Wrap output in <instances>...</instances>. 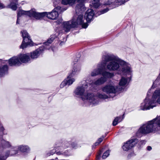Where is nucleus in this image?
Listing matches in <instances>:
<instances>
[{
  "mask_svg": "<svg viewBox=\"0 0 160 160\" xmlns=\"http://www.w3.org/2000/svg\"><path fill=\"white\" fill-rule=\"evenodd\" d=\"M160 82V73L158 77L156 79V80L154 82V84L153 86L154 85H157V83H158Z\"/></svg>",
  "mask_w": 160,
  "mask_h": 160,
  "instance_id": "nucleus-34",
  "label": "nucleus"
},
{
  "mask_svg": "<svg viewBox=\"0 0 160 160\" xmlns=\"http://www.w3.org/2000/svg\"><path fill=\"white\" fill-rule=\"evenodd\" d=\"M8 70V66L7 65H4L0 68V77H2L5 74Z\"/></svg>",
  "mask_w": 160,
  "mask_h": 160,
  "instance_id": "nucleus-27",
  "label": "nucleus"
},
{
  "mask_svg": "<svg viewBox=\"0 0 160 160\" xmlns=\"http://www.w3.org/2000/svg\"><path fill=\"white\" fill-rule=\"evenodd\" d=\"M131 154H129V155H128V158H129V157H130L131 156Z\"/></svg>",
  "mask_w": 160,
  "mask_h": 160,
  "instance_id": "nucleus-43",
  "label": "nucleus"
},
{
  "mask_svg": "<svg viewBox=\"0 0 160 160\" xmlns=\"http://www.w3.org/2000/svg\"><path fill=\"white\" fill-rule=\"evenodd\" d=\"M79 60V58H77L73 61L74 66H73L70 72L69 73V77H73L78 74L80 71L81 69V65L79 63L76 64Z\"/></svg>",
  "mask_w": 160,
  "mask_h": 160,
  "instance_id": "nucleus-12",
  "label": "nucleus"
},
{
  "mask_svg": "<svg viewBox=\"0 0 160 160\" xmlns=\"http://www.w3.org/2000/svg\"><path fill=\"white\" fill-rule=\"evenodd\" d=\"M110 151L108 150L106 151L103 154L102 158V159L106 158L109 155Z\"/></svg>",
  "mask_w": 160,
  "mask_h": 160,
  "instance_id": "nucleus-31",
  "label": "nucleus"
},
{
  "mask_svg": "<svg viewBox=\"0 0 160 160\" xmlns=\"http://www.w3.org/2000/svg\"><path fill=\"white\" fill-rule=\"evenodd\" d=\"M3 5L0 2V9L4 8Z\"/></svg>",
  "mask_w": 160,
  "mask_h": 160,
  "instance_id": "nucleus-40",
  "label": "nucleus"
},
{
  "mask_svg": "<svg viewBox=\"0 0 160 160\" xmlns=\"http://www.w3.org/2000/svg\"><path fill=\"white\" fill-rule=\"evenodd\" d=\"M99 143L98 142V141H97L95 143V146H98V145L99 144Z\"/></svg>",
  "mask_w": 160,
  "mask_h": 160,
  "instance_id": "nucleus-41",
  "label": "nucleus"
},
{
  "mask_svg": "<svg viewBox=\"0 0 160 160\" xmlns=\"http://www.w3.org/2000/svg\"><path fill=\"white\" fill-rule=\"evenodd\" d=\"M55 38V36L52 35L51 37L48 39L47 42H44L43 45L42 46L39 48L31 53V57L33 59L37 58L43 52L44 49H49V45L50 44Z\"/></svg>",
  "mask_w": 160,
  "mask_h": 160,
  "instance_id": "nucleus-6",
  "label": "nucleus"
},
{
  "mask_svg": "<svg viewBox=\"0 0 160 160\" xmlns=\"http://www.w3.org/2000/svg\"><path fill=\"white\" fill-rule=\"evenodd\" d=\"M102 152L100 151L98 153V155L96 157V159L97 160H99L100 158V155L101 154Z\"/></svg>",
  "mask_w": 160,
  "mask_h": 160,
  "instance_id": "nucleus-35",
  "label": "nucleus"
},
{
  "mask_svg": "<svg viewBox=\"0 0 160 160\" xmlns=\"http://www.w3.org/2000/svg\"><path fill=\"white\" fill-rule=\"evenodd\" d=\"M9 152L7 151L3 152L2 151V149L0 148V160H6L9 156Z\"/></svg>",
  "mask_w": 160,
  "mask_h": 160,
  "instance_id": "nucleus-21",
  "label": "nucleus"
},
{
  "mask_svg": "<svg viewBox=\"0 0 160 160\" xmlns=\"http://www.w3.org/2000/svg\"><path fill=\"white\" fill-rule=\"evenodd\" d=\"M70 144L68 142H64L62 143H58L57 144V147L60 148H59L58 149L57 148L55 147L50 152L48 153L47 154V156H50L51 155H53L55 152L58 155H60L62 154V152H57L58 150L60 149L62 150L63 149L69 147Z\"/></svg>",
  "mask_w": 160,
  "mask_h": 160,
  "instance_id": "nucleus-11",
  "label": "nucleus"
},
{
  "mask_svg": "<svg viewBox=\"0 0 160 160\" xmlns=\"http://www.w3.org/2000/svg\"><path fill=\"white\" fill-rule=\"evenodd\" d=\"M106 81V78L105 77H102L93 82L92 84L96 85H99L104 83Z\"/></svg>",
  "mask_w": 160,
  "mask_h": 160,
  "instance_id": "nucleus-20",
  "label": "nucleus"
},
{
  "mask_svg": "<svg viewBox=\"0 0 160 160\" xmlns=\"http://www.w3.org/2000/svg\"><path fill=\"white\" fill-rule=\"evenodd\" d=\"M154 83L152 86V88H154L158 86H160V82L157 83V85H154L153 86ZM152 96V99L154 100V101L156 105L157 102L160 104V88L157 89L154 92Z\"/></svg>",
  "mask_w": 160,
  "mask_h": 160,
  "instance_id": "nucleus-13",
  "label": "nucleus"
},
{
  "mask_svg": "<svg viewBox=\"0 0 160 160\" xmlns=\"http://www.w3.org/2000/svg\"><path fill=\"white\" fill-rule=\"evenodd\" d=\"M158 126L160 127V116L148 122L141 127L136 133L137 137H140L141 134H147L155 132L158 130Z\"/></svg>",
  "mask_w": 160,
  "mask_h": 160,
  "instance_id": "nucleus-4",
  "label": "nucleus"
},
{
  "mask_svg": "<svg viewBox=\"0 0 160 160\" xmlns=\"http://www.w3.org/2000/svg\"><path fill=\"white\" fill-rule=\"evenodd\" d=\"M87 88V84L86 82L84 81V82L82 86H78L74 91L76 95L80 97L82 99L86 102H89L90 104L95 105L98 102V98L100 99H105L107 98L108 97L105 94H102L98 93L97 96H95L92 93H88L86 95L85 89Z\"/></svg>",
  "mask_w": 160,
  "mask_h": 160,
  "instance_id": "nucleus-3",
  "label": "nucleus"
},
{
  "mask_svg": "<svg viewBox=\"0 0 160 160\" xmlns=\"http://www.w3.org/2000/svg\"><path fill=\"white\" fill-rule=\"evenodd\" d=\"M51 160H55V159H51Z\"/></svg>",
  "mask_w": 160,
  "mask_h": 160,
  "instance_id": "nucleus-44",
  "label": "nucleus"
},
{
  "mask_svg": "<svg viewBox=\"0 0 160 160\" xmlns=\"http://www.w3.org/2000/svg\"><path fill=\"white\" fill-rule=\"evenodd\" d=\"M147 149L148 150L150 151L152 149V148L150 146H148L147 147Z\"/></svg>",
  "mask_w": 160,
  "mask_h": 160,
  "instance_id": "nucleus-42",
  "label": "nucleus"
},
{
  "mask_svg": "<svg viewBox=\"0 0 160 160\" xmlns=\"http://www.w3.org/2000/svg\"><path fill=\"white\" fill-rule=\"evenodd\" d=\"M69 77V75L67 77V78L66 79H65L66 82H67V85H70L72 84L73 83L75 82V79L74 78H72V77Z\"/></svg>",
  "mask_w": 160,
  "mask_h": 160,
  "instance_id": "nucleus-29",
  "label": "nucleus"
},
{
  "mask_svg": "<svg viewBox=\"0 0 160 160\" xmlns=\"http://www.w3.org/2000/svg\"><path fill=\"white\" fill-rule=\"evenodd\" d=\"M67 85V82H66L65 79L63 81H62L60 85V87L61 88H62L66 85Z\"/></svg>",
  "mask_w": 160,
  "mask_h": 160,
  "instance_id": "nucleus-32",
  "label": "nucleus"
},
{
  "mask_svg": "<svg viewBox=\"0 0 160 160\" xmlns=\"http://www.w3.org/2000/svg\"><path fill=\"white\" fill-rule=\"evenodd\" d=\"M100 0H93L92 1V5L95 8H97L100 6V5L99 2Z\"/></svg>",
  "mask_w": 160,
  "mask_h": 160,
  "instance_id": "nucleus-30",
  "label": "nucleus"
},
{
  "mask_svg": "<svg viewBox=\"0 0 160 160\" xmlns=\"http://www.w3.org/2000/svg\"><path fill=\"white\" fill-rule=\"evenodd\" d=\"M101 89L103 92L108 94H115L117 92L122 90V88H118L112 82H110L109 83L103 87Z\"/></svg>",
  "mask_w": 160,
  "mask_h": 160,
  "instance_id": "nucleus-8",
  "label": "nucleus"
},
{
  "mask_svg": "<svg viewBox=\"0 0 160 160\" xmlns=\"http://www.w3.org/2000/svg\"><path fill=\"white\" fill-rule=\"evenodd\" d=\"M1 144L2 145V147H0V148H2V150L5 152L6 151L4 150V149H3V147L9 148L11 147V145L9 142L3 139L1 141Z\"/></svg>",
  "mask_w": 160,
  "mask_h": 160,
  "instance_id": "nucleus-25",
  "label": "nucleus"
},
{
  "mask_svg": "<svg viewBox=\"0 0 160 160\" xmlns=\"http://www.w3.org/2000/svg\"><path fill=\"white\" fill-rule=\"evenodd\" d=\"M123 118L124 117L121 116L116 117L113 122V125L114 126L117 125L118 122H121Z\"/></svg>",
  "mask_w": 160,
  "mask_h": 160,
  "instance_id": "nucleus-28",
  "label": "nucleus"
},
{
  "mask_svg": "<svg viewBox=\"0 0 160 160\" xmlns=\"http://www.w3.org/2000/svg\"><path fill=\"white\" fill-rule=\"evenodd\" d=\"M94 13L92 9H88L85 14V18L87 21L89 22L92 20Z\"/></svg>",
  "mask_w": 160,
  "mask_h": 160,
  "instance_id": "nucleus-17",
  "label": "nucleus"
},
{
  "mask_svg": "<svg viewBox=\"0 0 160 160\" xmlns=\"http://www.w3.org/2000/svg\"><path fill=\"white\" fill-rule=\"evenodd\" d=\"M18 57L21 62L26 63L30 60L29 55L27 54H21Z\"/></svg>",
  "mask_w": 160,
  "mask_h": 160,
  "instance_id": "nucleus-18",
  "label": "nucleus"
},
{
  "mask_svg": "<svg viewBox=\"0 0 160 160\" xmlns=\"http://www.w3.org/2000/svg\"><path fill=\"white\" fill-rule=\"evenodd\" d=\"M45 13H40L36 12L34 9H32L30 11H25L22 10L18 11L17 13V24L18 23L19 18L22 15H27L30 17H32L36 19H39L44 16Z\"/></svg>",
  "mask_w": 160,
  "mask_h": 160,
  "instance_id": "nucleus-5",
  "label": "nucleus"
},
{
  "mask_svg": "<svg viewBox=\"0 0 160 160\" xmlns=\"http://www.w3.org/2000/svg\"><path fill=\"white\" fill-rule=\"evenodd\" d=\"M78 3L76 6L75 11L76 13L71 21L63 23V28L66 32L69 31L72 28L76 27L78 25H81L83 28H86L88 25L83 23L84 18L82 12L85 10L83 3L84 0H77Z\"/></svg>",
  "mask_w": 160,
  "mask_h": 160,
  "instance_id": "nucleus-1",
  "label": "nucleus"
},
{
  "mask_svg": "<svg viewBox=\"0 0 160 160\" xmlns=\"http://www.w3.org/2000/svg\"><path fill=\"white\" fill-rule=\"evenodd\" d=\"M127 83V79L122 77L119 83V86L118 87V88H122V89L123 88L122 87L125 85Z\"/></svg>",
  "mask_w": 160,
  "mask_h": 160,
  "instance_id": "nucleus-24",
  "label": "nucleus"
},
{
  "mask_svg": "<svg viewBox=\"0 0 160 160\" xmlns=\"http://www.w3.org/2000/svg\"><path fill=\"white\" fill-rule=\"evenodd\" d=\"M109 9L108 8H107L106 9H105L102 11H101L100 12V13H99L98 14L100 15L101 14H103L104 13H105L107 12H108L109 10Z\"/></svg>",
  "mask_w": 160,
  "mask_h": 160,
  "instance_id": "nucleus-33",
  "label": "nucleus"
},
{
  "mask_svg": "<svg viewBox=\"0 0 160 160\" xmlns=\"http://www.w3.org/2000/svg\"><path fill=\"white\" fill-rule=\"evenodd\" d=\"M67 9V8H61V9L60 11H59V13L62 12L66 10Z\"/></svg>",
  "mask_w": 160,
  "mask_h": 160,
  "instance_id": "nucleus-37",
  "label": "nucleus"
},
{
  "mask_svg": "<svg viewBox=\"0 0 160 160\" xmlns=\"http://www.w3.org/2000/svg\"><path fill=\"white\" fill-rule=\"evenodd\" d=\"M18 0H12L8 6V8H11L13 10L15 11L17 10L18 5Z\"/></svg>",
  "mask_w": 160,
  "mask_h": 160,
  "instance_id": "nucleus-19",
  "label": "nucleus"
},
{
  "mask_svg": "<svg viewBox=\"0 0 160 160\" xmlns=\"http://www.w3.org/2000/svg\"><path fill=\"white\" fill-rule=\"evenodd\" d=\"M76 1V0H62L61 3L64 5L72 6L75 4Z\"/></svg>",
  "mask_w": 160,
  "mask_h": 160,
  "instance_id": "nucleus-23",
  "label": "nucleus"
},
{
  "mask_svg": "<svg viewBox=\"0 0 160 160\" xmlns=\"http://www.w3.org/2000/svg\"><path fill=\"white\" fill-rule=\"evenodd\" d=\"M102 74V77L105 78L107 79V78H111L114 76V74L113 73L107 71H103Z\"/></svg>",
  "mask_w": 160,
  "mask_h": 160,
  "instance_id": "nucleus-26",
  "label": "nucleus"
},
{
  "mask_svg": "<svg viewBox=\"0 0 160 160\" xmlns=\"http://www.w3.org/2000/svg\"><path fill=\"white\" fill-rule=\"evenodd\" d=\"M8 62L9 65L11 66H19L21 64L19 60L18 56L11 58L9 60Z\"/></svg>",
  "mask_w": 160,
  "mask_h": 160,
  "instance_id": "nucleus-16",
  "label": "nucleus"
},
{
  "mask_svg": "<svg viewBox=\"0 0 160 160\" xmlns=\"http://www.w3.org/2000/svg\"><path fill=\"white\" fill-rule=\"evenodd\" d=\"M104 66L102 64H99L97 67L94 69L91 73V75L92 77H94L99 75L102 74Z\"/></svg>",
  "mask_w": 160,
  "mask_h": 160,
  "instance_id": "nucleus-15",
  "label": "nucleus"
},
{
  "mask_svg": "<svg viewBox=\"0 0 160 160\" xmlns=\"http://www.w3.org/2000/svg\"><path fill=\"white\" fill-rule=\"evenodd\" d=\"M150 90H150L147 93L148 96L149 93L150 92ZM156 106L154 100L152 99V97L151 99L150 100L148 98V96L146 98L144 102L141 103L140 108L142 110H147L152 108Z\"/></svg>",
  "mask_w": 160,
  "mask_h": 160,
  "instance_id": "nucleus-9",
  "label": "nucleus"
},
{
  "mask_svg": "<svg viewBox=\"0 0 160 160\" xmlns=\"http://www.w3.org/2000/svg\"><path fill=\"white\" fill-rule=\"evenodd\" d=\"M71 146L73 148H76L77 147V144L75 142H72L71 144Z\"/></svg>",
  "mask_w": 160,
  "mask_h": 160,
  "instance_id": "nucleus-36",
  "label": "nucleus"
},
{
  "mask_svg": "<svg viewBox=\"0 0 160 160\" xmlns=\"http://www.w3.org/2000/svg\"><path fill=\"white\" fill-rule=\"evenodd\" d=\"M18 149L22 152H28L30 150V148L26 145H20L18 147Z\"/></svg>",
  "mask_w": 160,
  "mask_h": 160,
  "instance_id": "nucleus-22",
  "label": "nucleus"
},
{
  "mask_svg": "<svg viewBox=\"0 0 160 160\" xmlns=\"http://www.w3.org/2000/svg\"><path fill=\"white\" fill-rule=\"evenodd\" d=\"M112 3V2L109 1H108V2L107 3H106L104 4V5H110Z\"/></svg>",
  "mask_w": 160,
  "mask_h": 160,
  "instance_id": "nucleus-39",
  "label": "nucleus"
},
{
  "mask_svg": "<svg viewBox=\"0 0 160 160\" xmlns=\"http://www.w3.org/2000/svg\"><path fill=\"white\" fill-rule=\"evenodd\" d=\"M21 34H22L23 38V41L20 46V48L23 49L28 46L33 45L32 42L30 38V37L26 30H22L21 32Z\"/></svg>",
  "mask_w": 160,
  "mask_h": 160,
  "instance_id": "nucleus-10",
  "label": "nucleus"
},
{
  "mask_svg": "<svg viewBox=\"0 0 160 160\" xmlns=\"http://www.w3.org/2000/svg\"><path fill=\"white\" fill-rule=\"evenodd\" d=\"M61 0H53V5L55 8L51 12H42V13H45V15L41 17L40 19L46 16L49 19H56L58 17L59 12L60 10L61 7L58 5L61 2Z\"/></svg>",
  "mask_w": 160,
  "mask_h": 160,
  "instance_id": "nucleus-7",
  "label": "nucleus"
},
{
  "mask_svg": "<svg viewBox=\"0 0 160 160\" xmlns=\"http://www.w3.org/2000/svg\"><path fill=\"white\" fill-rule=\"evenodd\" d=\"M138 142V140L137 139L130 140L124 144L122 147V149L124 151H128L134 147Z\"/></svg>",
  "mask_w": 160,
  "mask_h": 160,
  "instance_id": "nucleus-14",
  "label": "nucleus"
},
{
  "mask_svg": "<svg viewBox=\"0 0 160 160\" xmlns=\"http://www.w3.org/2000/svg\"><path fill=\"white\" fill-rule=\"evenodd\" d=\"M102 60L106 64L108 62L107 65L108 69L110 71L118 70L120 65L122 68V71L127 75H131L132 72L131 65L123 61L120 60L118 58L113 55H106L102 57Z\"/></svg>",
  "mask_w": 160,
  "mask_h": 160,
  "instance_id": "nucleus-2",
  "label": "nucleus"
},
{
  "mask_svg": "<svg viewBox=\"0 0 160 160\" xmlns=\"http://www.w3.org/2000/svg\"><path fill=\"white\" fill-rule=\"evenodd\" d=\"M103 138H99L97 141L98 142L100 143L103 140Z\"/></svg>",
  "mask_w": 160,
  "mask_h": 160,
  "instance_id": "nucleus-38",
  "label": "nucleus"
}]
</instances>
